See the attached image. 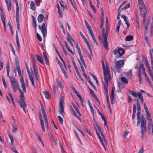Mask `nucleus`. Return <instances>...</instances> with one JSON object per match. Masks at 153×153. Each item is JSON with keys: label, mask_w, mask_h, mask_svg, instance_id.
Here are the masks:
<instances>
[{"label": "nucleus", "mask_w": 153, "mask_h": 153, "mask_svg": "<svg viewBox=\"0 0 153 153\" xmlns=\"http://www.w3.org/2000/svg\"><path fill=\"white\" fill-rule=\"evenodd\" d=\"M106 30L105 31L104 28H102V43L104 48L107 50H108V45L107 42V38L108 36V32L109 30V26L108 22H106Z\"/></svg>", "instance_id": "f257e3e1"}, {"label": "nucleus", "mask_w": 153, "mask_h": 153, "mask_svg": "<svg viewBox=\"0 0 153 153\" xmlns=\"http://www.w3.org/2000/svg\"><path fill=\"white\" fill-rule=\"evenodd\" d=\"M140 129L141 130V138L143 140L144 138V135L147 131L146 119L143 116L142 117V120L141 121Z\"/></svg>", "instance_id": "f03ea898"}, {"label": "nucleus", "mask_w": 153, "mask_h": 153, "mask_svg": "<svg viewBox=\"0 0 153 153\" xmlns=\"http://www.w3.org/2000/svg\"><path fill=\"white\" fill-rule=\"evenodd\" d=\"M21 94L20 97V101L19 102L20 106L22 108L24 112L26 113V111L25 107L27 105L25 101V97L24 96V92H22L20 89H18Z\"/></svg>", "instance_id": "7ed1b4c3"}, {"label": "nucleus", "mask_w": 153, "mask_h": 153, "mask_svg": "<svg viewBox=\"0 0 153 153\" xmlns=\"http://www.w3.org/2000/svg\"><path fill=\"white\" fill-rule=\"evenodd\" d=\"M10 80L13 91L14 92H16L17 89H20L19 88V86L17 79L14 77H10Z\"/></svg>", "instance_id": "20e7f679"}, {"label": "nucleus", "mask_w": 153, "mask_h": 153, "mask_svg": "<svg viewBox=\"0 0 153 153\" xmlns=\"http://www.w3.org/2000/svg\"><path fill=\"white\" fill-rule=\"evenodd\" d=\"M19 74L20 81L21 84V87L22 88L24 92H26V87L25 82L24 81L23 76L21 74V71L20 68H16Z\"/></svg>", "instance_id": "39448f33"}, {"label": "nucleus", "mask_w": 153, "mask_h": 153, "mask_svg": "<svg viewBox=\"0 0 153 153\" xmlns=\"http://www.w3.org/2000/svg\"><path fill=\"white\" fill-rule=\"evenodd\" d=\"M104 80L105 82L104 84V87L105 91H108V83L111 79V76L110 74H106L104 73Z\"/></svg>", "instance_id": "423d86ee"}, {"label": "nucleus", "mask_w": 153, "mask_h": 153, "mask_svg": "<svg viewBox=\"0 0 153 153\" xmlns=\"http://www.w3.org/2000/svg\"><path fill=\"white\" fill-rule=\"evenodd\" d=\"M129 93L135 98L138 97L139 99L140 100L142 103H143L144 99L142 95V92H138L137 93L135 92L134 91L129 90Z\"/></svg>", "instance_id": "0eeeda50"}, {"label": "nucleus", "mask_w": 153, "mask_h": 153, "mask_svg": "<svg viewBox=\"0 0 153 153\" xmlns=\"http://www.w3.org/2000/svg\"><path fill=\"white\" fill-rule=\"evenodd\" d=\"M27 71L28 74V76L30 80L33 85V86L35 88H36L34 82V78L32 69L31 68H30V71L28 68L27 67Z\"/></svg>", "instance_id": "6e6552de"}, {"label": "nucleus", "mask_w": 153, "mask_h": 153, "mask_svg": "<svg viewBox=\"0 0 153 153\" xmlns=\"http://www.w3.org/2000/svg\"><path fill=\"white\" fill-rule=\"evenodd\" d=\"M64 96L62 95H61L59 104V107L60 108L59 112V114L62 116L63 115V112H64V107L63 106V104L64 103Z\"/></svg>", "instance_id": "1a4fd4ad"}, {"label": "nucleus", "mask_w": 153, "mask_h": 153, "mask_svg": "<svg viewBox=\"0 0 153 153\" xmlns=\"http://www.w3.org/2000/svg\"><path fill=\"white\" fill-rule=\"evenodd\" d=\"M84 22H85L86 26L88 29V30H89L90 33L91 35V36L92 39H93L94 42L97 44V45H98L97 42L96 41V39L94 35V33H93V32L92 31V29L91 28L90 25H89V24H88V23L85 20H84Z\"/></svg>", "instance_id": "9d476101"}, {"label": "nucleus", "mask_w": 153, "mask_h": 153, "mask_svg": "<svg viewBox=\"0 0 153 153\" xmlns=\"http://www.w3.org/2000/svg\"><path fill=\"white\" fill-rule=\"evenodd\" d=\"M140 15L141 16H146V6L144 5L139 6Z\"/></svg>", "instance_id": "9b49d317"}, {"label": "nucleus", "mask_w": 153, "mask_h": 153, "mask_svg": "<svg viewBox=\"0 0 153 153\" xmlns=\"http://www.w3.org/2000/svg\"><path fill=\"white\" fill-rule=\"evenodd\" d=\"M124 61L121 59L117 61L115 63V68L116 69H119L122 68L124 65Z\"/></svg>", "instance_id": "f8f14e48"}, {"label": "nucleus", "mask_w": 153, "mask_h": 153, "mask_svg": "<svg viewBox=\"0 0 153 153\" xmlns=\"http://www.w3.org/2000/svg\"><path fill=\"white\" fill-rule=\"evenodd\" d=\"M39 28L41 30V31L42 33L43 37H45L47 33V30L45 27V23H43L41 27L40 25H39Z\"/></svg>", "instance_id": "ddd939ff"}, {"label": "nucleus", "mask_w": 153, "mask_h": 153, "mask_svg": "<svg viewBox=\"0 0 153 153\" xmlns=\"http://www.w3.org/2000/svg\"><path fill=\"white\" fill-rule=\"evenodd\" d=\"M97 128L98 129V131H97L96 134L97 135L98 138H99V136H101L103 138H104V135L102 131V129L98 125H97Z\"/></svg>", "instance_id": "4468645a"}, {"label": "nucleus", "mask_w": 153, "mask_h": 153, "mask_svg": "<svg viewBox=\"0 0 153 153\" xmlns=\"http://www.w3.org/2000/svg\"><path fill=\"white\" fill-rule=\"evenodd\" d=\"M102 64L104 71V73H105L106 74H110V69H109L108 67H106L105 68L104 62L102 60Z\"/></svg>", "instance_id": "2eb2a0df"}, {"label": "nucleus", "mask_w": 153, "mask_h": 153, "mask_svg": "<svg viewBox=\"0 0 153 153\" xmlns=\"http://www.w3.org/2000/svg\"><path fill=\"white\" fill-rule=\"evenodd\" d=\"M80 57V60L78 59V62L80 65V68H81V67L83 66L85 67V68H86V65L85 63V62L82 56H79Z\"/></svg>", "instance_id": "dca6fc26"}, {"label": "nucleus", "mask_w": 153, "mask_h": 153, "mask_svg": "<svg viewBox=\"0 0 153 153\" xmlns=\"http://www.w3.org/2000/svg\"><path fill=\"white\" fill-rule=\"evenodd\" d=\"M137 106V123H140V112L141 110V107L140 105H138Z\"/></svg>", "instance_id": "f3484780"}, {"label": "nucleus", "mask_w": 153, "mask_h": 153, "mask_svg": "<svg viewBox=\"0 0 153 153\" xmlns=\"http://www.w3.org/2000/svg\"><path fill=\"white\" fill-rule=\"evenodd\" d=\"M39 117L40 121V124L42 130L43 131L45 132V128L44 125V121L42 120V116L41 114H39Z\"/></svg>", "instance_id": "a211bd4d"}, {"label": "nucleus", "mask_w": 153, "mask_h": 153, "mask_svg": "<svg viewBox=\"0 0 153 153\" xmlns=\"http://www.w3.org/2000/svg\"><path fill=\"white\" fill-rule=\"evenodd\" d=\"M16 40L17 43V45L18 46V48L19 50L20 49V46L19 44V38L18 37V31H17L16 32Z\"/></svg>", "instance_id": "6ab92c4d"}, {"label": "nucleus", "mask_w": 153, "mask_h": 153, "mask_svg": "<svg viewBox=\"0 0 153 153\" xmlns=\"http://www.w3.org/2000/svg\"><path fill=\"white\" fill-rule=\"evenodd\" d=\"M5 1L7 7L8 11H10L11 9V4L10 1H8V0H5Z\"/></svg>", "instance_id": "aec40b11"}, {"label": "nucleus", "mask_w": 153, "mask_h": 153, "mask_svg": "<svg viewBox=\"0 0 153 153\" xmlns=\"http://www.w3.org/2000/svg\"><path fill=\"white\" fill-rule=\"evenodd\" d=\"M84 40L85 41V42L86 43L87 46L88 48L90 50V52L91 53V54L92 55V51L91 49V47L90 46V45L89 44V43L87 39L85 38V39H84Z\"/></svg>", "instance_id": "412c9836"}, {"label": "nucleus", "mask_w": 153, "mask_h": 153, "mask_svg": "<svg viewBox=\"0 0 153 153\" xmlns=\"http://www.w3.org/2000/svg\"><path fill=\"white\" fill-rule=\"evenodd\" d=\"M9 138L11 140V144L10 147L11 148L13 149H14V139L13 138L10 134L8 135Z\"/></svg>", "instance_id": "4be33fe9"}, {"label": "nucleus", "mask_w": 153, "mask_h": 153, "mask_svg": "<svg viewBox=\"0 0 153 153\" xmlns=\"http://www.w3.org/2000/svg\"><path fill=\"white\" fill-rule=\"evenodd\" d=\"M31 17L32 18V20H33V26L34 28V29H36V27H37V25L36 23V19L35 17L33 16V15H32Z\"/></svg>", "instance_id": "5701e85b"}, {"label": "nucleus", "mask_w": 153, "mask_h": 153, "mask_svg": "<svg viewBox=\"0 0 153 153\" xmlns=\"http://www.w3.org/2000/svg\"><path fill=\"white\" fill-rule=\"evenodd\" d=\"M99 139L100 142H101V143H102V145L103 148L105 149V151H106V148H105V145H104V143L103 141V140L105 141V137H104V138H103L101 136H99Z\"/></svg>", "instance_id": "b1692460"}, {"label": "nucleus", "mask_w": 153, "mask_h": 153, "mask_svg": "<svg viewBox=\"0 0 153 153\" xmlns=\"http://www.w3.org/2000/svg\"><path fill=\"white\" fill-rule=\"evenodd\" d=\"M71 103L72 105L73 106L75 110L76 113H78V114H79V115H80V113L79 112L78 107L76 105H75L73 102H71Z\"/></svg>", "instance_id": "393cba45"}, {"label": "nucleus", "mask_w": 153, "mask_h": 153, "mask_svg": "<svg viewBox=\"0 0 153 153\" xmlns=\"http://www.w3.org/2000/svg\"><path fill=\"white\" fill-rule=\"evenodd\" d=\"M30 8L33 10H36V6L34 2L33 1H31L30 3Z\"/></svg>", "instance_id": "a878e982"}, {"label": "nucleus", "mask_w": 153, "mask_h": 153, "mask_svg": "<svg viewBox=\"0 0 153 153\" xmlns=\"http://www.w3.org/2000/svg\"><path fill=\"white\" fill-rule=\"evenodd\" d=\"M140 68H142L143 73L145 77H147V74L145 72V69L144 68V64L143 63L141 64L140 65Z\"/></svg>", "instance_id": "bb28decb"}, {"label": "nucleus", "mask_w": 153, "mask_h": 153, "mask_svg": "<svg viewBox=\"0 0 153 153\" xmlns=\"http://www.w3.org/2000/svg\"><path fill=\"white\" fill-rule=\"evenodd\" d=\"M44 119L45 121V123L46 127L48 128V121L47 119V117L46 114L43 115Z\"/></svg>", "instance_id": "cd10ccee"}, {"label": "nucleus", "mask_w": 153, "mask_h": 153, "mask_svg": "<svg viewBox=\"0 0 153 153\" xmlns=\"http://www.w3.org/2000/svg\"><path fill=\"white\" fill-rule=\"evenodd\" d=\"M43 54L44 55V58L46 62V64L47 65H49V60L48 59L46 53L45 52L43 53Z\"/></svg>", "instance_id": "c85d7f7f"}, {"label": "nucleus", "mask_w": 153, "mask_h": 153, "mask_svg": "<svg viewBox=\"0 0 153 153\" xmlns=\"http://www.w3.org/2000/svg\"><path fill=\"white\" fill-rule=\"evenodd\" d=\"M45 96V97L47 99H49L51 98V96L49 93L46 91H44L43 92Z\"/></svg>", "instance_id": "c756f323"}, {"label": "nucleus", "mask_w": 153, "mask_h": 153, "mask_svg": "<svg viewBox=\"0 0 153 153\" xmlns=\"http://www.w3.org/2000/svg\"><path fill=\"white\" fill-rule=\"evenodd\" d=\"M44 16L43 15L40 14L39 15L37 18L38 22L39 23L41 22L44 19Z\"/></svg>", "instance_id": "7c9ffc66"}, {"label": "nucleus", "mask_w": 153, "mask_h": 153, "mask_svg": "<svg viewBox=\"0 0 153 153\" xmlns=\"http://www.w3.org/2000/svg\"><path fill=\"white\" fill-rule=\"evenodd\" d=\"M147 116V119L150 122V123H152V119L151 118V114L149 111L146 112Z\"/></svg>", "instance_id": "2f4dec72"}, {"label": "nucleus", "mask_w": 153, "mask_h": 153, "mask_svg": "<svg viewBox=\"0 0 153 153\" xmlns=\"http://www.w3.org/2000/svg\"><path fill=\"white\" fill-rule=\"evenodd\" d=\"M110 98L111 101V103L112 104L114 103L115 102V95H111Z\"/></svg>", "instance_id": "473e14b6"}, {"label": "nucleus", "mask_w": 153, "mask_h": 153, "mask_svg": "<svg viewBox=\"0 0 153 153\" xmlns=\"http://www.w3.org/2000/svg\"><path fill=\"white\" fill-rule=\"evenodd\" d=\"M56 82L58 87L59 88H62L63 86L61 81L60 80H58V79H56Z\"/></svg>", "instance_id": "72a5a7b5"}, {"label": "nucleus", "mask_w": 153, "mask_h": 153, "mask_svg": "<svg viewBox=\"0 0 153 153\" xmlns=\"http://www.w3.org/2000/svg\"><path fill=\"white\" fill-rule=\"evenodd\" d=\"M8 95L9 97L10 98L14 106L15 107L16 106V105L14 101L13 97L12 94L11 93H8Z\"/></svg>", "instance_id": "f704fd0d"}, {"label": "nucleus", "mask_w": 153, "mask_h": 153, "mask_svg": "<svg viewBox=\"0 0 153 153\" xmlns=\"http://www.w3.org/2000/svg\"><path fill=\"white\" fill-rule=\"evenodd\" d=\"M118 50V53L120 56H122L124 53L125 51L123 48H119Z\"/></svg>", "instance_id": "c9c22d12"}, {"label": "nucleus", "mask_w": 153, "mask_h": 153, "mask_svg": "<svg viewBox=\"0 0 153 153\" xmlns=\"http://www.w3.org/2000/svg\"><path fill=\"white\" fill-rule=\"evenodd\" d=\"M67 35L68 36L66 38V39L68 42L70 41H72L73 42L74 41V40L72 38V37L71 36L69 33H68Z\"/></svg>", "instance_id": "e433bc0d"}, {"label": "nucleus", "mask_w": 153, "mask_h": 153, "mask_svg": "<svg viewBox=\"0 0 153 153\" xmlns=\"http://www.w3.org/2000/svg\"><path fill=\"white\" fill-rule=\"evenodd\" d=\"M34 71L35 73V76L36 79H38V68H34Z\"/></svg>", "instance_id": "4c0bfd02"}, {"label": "nucleus", "mask_w": 153, "mask_h": 153, "mask_svg": "<svg viewBox=\"0 0 153 153\" xmlns=\"http://www.w3.org/2000/svg\"><path fill=\"white\" fill-rule=\"evenodd\" d=\"M121 21L119 20L118 22L117 25L116 31L118 34L119 33V29H120V25H121Z\"/></svg>", "instance_id": "58836bf2"}, {"label": "nucleus", "mask_w": 153, "mask_h": 153, "mask_svg": "<svg viewBox=\"0 0 153 153\" xmlns=\"http://www.w3.org/2000/svg\"><path fill=\"white\" fill-rule=\"evenodd\" d=\"M126 76L128 78H131L132 77V71L130 70L128 72L126 73Z\"/></svg>", "instance_id": "ea45409f"}, {"label": "nucleus", "mask_w": 153, "mask_h": 153, "mask_svg": "<svg viewBox=\"0 0 153 153\" xmlns=\"http://www.w3.org/2000/svg\"><path fill=\"white\" fill-rule=\"evenodd\" d=\"M71 111H72L73 112V114L75 115V116L78 119H79V120H80V121H81V119L80 118V116H81V114H80V115H79H79H77L75 112V111L72 108V109H71Z\"/></svg>", "instance_id": "a19ab883"}, {"label": "nucleus", "mask_w": 153, "mask_h": 153, "mask_svg": "<svg viewBox=\"0 0 153 153\" xmlns=\"http://www.w3.org/2000/svg\"><path fill=\"white\" fill-rule=\"evenodd\" d=\"M133 39V37L132 35H129L126 36L125 40L126 41H131Z\"/></svg>", "instance_id": "79ce46f5"}, {"label": "nucleus", "mask_w": 153, "mask_h": 153, "mask_svg": "<svg viewBox=\"0 0 153 153\" xmlns=\"http://www.w3.org/2000/svg\"><path fill=\"white\" fill-rule=\"evenodd\" d=\"M36 58L37 60L42 64H43V62L42 60L41 57L38 54H36Z\"/></svg>", "instance_id": "37998d69"}, {"label": "nucleus", "mask_w": 153, "mask_h": 153, "mask_svg": "<svg viewBox=\"0 0 153 153\" xmlns=\"http://www.w3.org/2000/svg\"><path fill=\"white\" fill-rule=\"evenodd\" d=\"M1 19L3 24L5 23V21L4 15V13L2 12L1 13Z\"/></svg>", "instance_id": "c03bdc74"}, {"label": "nucleus", "mask_w": 153, "mask_h": 153, "mask_svg": "<svg viewBox=\"0 0 153 153\" xmlns=\"http://www.w3.org/2000/svg\"><path fill=\"white\" fill-rule=\"evenodd\" d=\"M82 128L90 135L91 136H92V135L90 131L88 130V129L85 126H83V127H82Z\"/></svg>", "instance_id": "a18cd8bd"}, {"label": "nucleus", "mask_w": 153, "mask_h": 153, "mask_svg": "<svg viewBox=\"0 0 153 153\" xmlns=\"http://www.w3.org/2000/svg\"><path fill=\"white\" fill-rule=\"evenodd\" d=\"M145 39L148 45L150 47L151 45L149 37L148 36H146L145 37Z\"/></svg>", "instance_id": "49530a36"}, {"label": "nucleus", "mask_w": 153, "mask_h": 153, "mask_svg": "<svg viewBox=\"0 0 153 153\" xmlns=\"http://www.w3.org/2000/svg\"><path fill=\"white\" fill-rule=\"evenodd\" d=\"M121 79L122 81V82L123 83H128V81L127 79L124 77H121Z\"/></svg>", "instance_id": "de8ad7c7"}, {"label": "nucleus", "mask_w": 153, "mask_h": 153, "mask_svg": "<svg viewBox=\"0 0 153 153\" xmlns=\"http://www.w3.org/2000/svg\"><path fill=\"white\" fill-rule=\"evenodd\" d=\"M90 93L91 95L93 96L94 98L97 100V97L96 95L94 94V91L91 90H90Z\"/></svg>", "instance_id": "09e8293b"}, {"label": "nucleus", "mask_w": 153, "mask_h": 153, "mask_svg": "<svg viewBox=\"0 0 153 153\" xmlns=\"http://www.w3.org/2000/svg\"><path fill=\"white\" fill-rule=\"evenodd\" d=\"M12 131L13 133H15L18 130V127L17 126H15L14 125L12 126Z\"/></svg>", "instance_id": "8fccbe9b"}, {"label": "nucleus", "mask_w": 153, "mask_h": 153, "mask_svg": "<svg viewBox=\"0 0 153 153\" xmlns=\"http://www.w3.org/2000/svg\"><path fill=\"white\" fill-rule=\"evenodd\" d=\"M146 78V82H147V83L149 84V85L151 87H152L153 86L152 85L151 83V82L150 81V80L148 78V76L145 77Z\"/></svg>", "instance_id": "3c124183"}, {"label": "nucleus", "mask_w": 153, "mask_h": 153, "mask_svg": "<svg viewBox=\"0 0 153 153\" xmlns=\"http://www.w3.org/2000/svg\"><path fill=\"white\" fill-rule=\"evenodd\" d=\"M36 135L37 136V138L39 140V141L40 142L42 143L43 146L44 147V144L43 142V140H42V139L41 137L39 136V135H38L37 134H36Z\"/></svg>", "instance_id": "603ef678"}, {"label": "nucleus", "mask_w": 153, "mask_h": 153, "mask_svg": "<svg viewBox=\"0 0 153 153\" xmlns=\"http://www.w3.org/2000/svg\"><path fill=\"white\" fill-rule=\"evenodd\" d=\"M9 46L10 47V48L11 49V50L12 51V52H13V54L14 55H16V53H15V50L13 48V46L12 45V44L10 43L9 44Z\"/></svg>", "instance_id": "864d4df0"}, {"label": "nucleus", "mask_w": 153, "mask_h": 153, "mask_svg": "<svg viewBox=\"0 0 153 153\" xmlns=\"http://www.w3.org/2000/svg\"><path fill=\"white\" fill-rule=\"evenodd\" d=\"M81 68L82 71V72L83 74V75L85 76L86 79H87V76L85 72V70H84V69L83 66H81Z\"/></svg>", "instance_id": "5fc2aeb1"}, {"label": "nucleus", "mask_w": 153, "mask_h": 153, "mask_svg": "<svg viewBox=\"0 0 153 153\" xmlns=\"http://www.w3.org/2000/svg\"><path fill=\"white\" fill-rule=\"evenodd\" d=\"M15 62L16 65V68H20L19 63V61L18 59L17 58H16L15 59Z\"/></svg>", "instance_id": "6e6d98bb"}, {"label": "nucleus", "mask_w": 153, "mask_h": 153, "mask_svg": "<svg viewBox=\"0 0 153 153\" xmlns=\"http://www.w3.org/2000/svg\"><path fill=\"white\" fill-rule=\"evenodd\" d=\"M130 7V5L129 3H128L126 5H125L123 7L121 8L120 10V11L126 9H128Z\"/></svg>", "instance_id": "4d7b16f0"}, {"label": "nucleus", "mask_w": 153, "mask_h": 153, "mask_svg": "<svg viewBox=\"0 0 153 153\" xmlns=\"http://www.w3.org/2000/svg\"><path fill=\"white\" fill-rule=\"evenodd\" d=\"M57 118L60 123L62 124L63 123V120L62 118L60 116H58Z\"/></svg>", "instance_id": "13d9d810"}, {"label": "nucleus", "mask_w": 153, "mask_h": 153, "mask_svg": "<svg viewBox=\"0 0 153 153\" xmlns=\"http://www.w3.org/2000/svg\"><path fill=\"white\" fill-rule=\"evenodd\" d=\"M58 13L60 18H62L63 16L61 10H58Z\"/></svg>", "instance_id": "bf43d9fd"}, {"label": "nucleus", "mask_w": 153, "mask_h": 153, "mask_svg": "<svg viewBox=\"0 0 153 153\" xmlns=\"http://www.w3.org/2000/svg\"><path fill=\"white\" fill-rule=\"evenodd\" d=\"M2 80L4 85V86L5 88H6L7 87V85L6 82L5 81L4 78L3 76H2Z\"/></svg>", "instance_id": "052dcab7"}, {"label": "nucleus", "mask_w": 153, "mask_h": 153, "mask_svg": "<svg viewBox=\"0 0 153 153\" xmlns=\"http://www.w3.org/2000/svg\"><path fill=\"white\" fill-rule=\"evenodd\" d=\"M141 70L142 68H140V65L138 71V76H141Z\"/></svg>", "instance_id": "680f3d73"}, {"label": "nucleus", "mask_w": 153, "mask_h": 153, "mask_svg": "<svg viewBox=\"0 0 153 153\" xmlns=\"http://www.w3.org/2000/svg\"><path fill=\"white\" fill-rule=\"evenodd\" d=\"M36 35L37 38L38 40L40 42L42 41V37L40 36V35L39 34V33H36Z\"/></svg>", "instance_id": "e2e57ef3"}, {"label": "nucleus", "mask_w": 153, "mask_h": 153, "mask_svg": "<svg viewBox=\"0 0 153 153\" xmlns=\"http://www.w3.org/2000/svg\"><path fill=\"white\" fill-rule=\"evenodd\" d=\"M104 22V18H103V17H101V21H100V23H101L100 27L101 29H102V28Z\"/></svg>", "instance_id": "0e129e2a"}, {"label": "nucleus", "mask_w": 153, "mask_h": 153, "mask_svg": "<svg viewBox=\"0 0 153 153\" xmlns=\"http://www.w3.org/2000/svg\"><path fill=\"white\" fill-rule=\"evenodd\" d=\"M90 5L91 8L93 10L94 12L96 13V10L95 7L92 4V3L89 4Z\"/></svg>", "instance_id": "69168bd1"}, {"label": "nucleus", "mask_w": 153, "mask_h": 153, "mask_svg": "<svg viewBox=\"0 0 153 153\" xmlns=\"http://www.w3.org/2000/svg\"><path fill=\"white\" fill-rule=\"evenodd\" d=\"M125 22H126V24L127 25V27H129L130 26V24L128 21V19L127 18L125 20Z\"/></svg>", "instance_id": "338daca9"}, {"label": "nucleus", "mask_w": 153, "mask_h": 153, "mask_svg": "<svg viewBox=\"0 0 153 153\" xmlns=\"http://www.w3.org/2000/svg\"><path fill=\"white\" fill-rule=\"evenodd\" d=\"M150 55L151 58H153V49L150 50Z\"/></svg>", "instance_id": "774afa93"}]
</instances>
